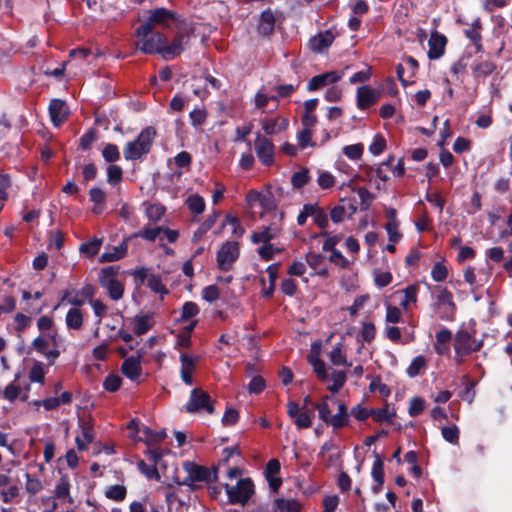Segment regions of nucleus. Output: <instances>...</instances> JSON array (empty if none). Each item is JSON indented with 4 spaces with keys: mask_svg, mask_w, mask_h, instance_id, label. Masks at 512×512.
<instances>
[{
    "mask_svg": "<svg viewBox=\"0 0 512 512\" xmlns=\"http://www.w3.org/2000/svg\"><path fill=\"white\" fill-rule=\"evenodd\" d=\"M137 48L144 54H160L166 43V37L160 32H154L149 24H141L135 30Z\"/></svg>",
    "mask_w": 512,
    "mask_h": 512,
    "instance_id": "f257e3e1",
    "label": "nucleus"
},
{
    "mask_svg": "<svg viewBox=\"0 0 512 512\" xmlns=\"http://www.w3.org/2000/svg\"><path fill=\"white\" fill-rule=\"evenodd\" d=\"M156 137L154 127L144 128L134 141L127 142L123 149V156L126 160H138L149 153L152 143Z\"/></svg>",
    "mask_w": 512,
    "mask_h": 512,
    "instance_id": "f03ea898",
    "label": "nucleus"
},
{
    "mask_svg": "<svg viewBox=\"0 0 512 512\" xmlns=\"http://www.w3.org/2000/svg\"><path fill=\"white\" fill-rule=\"evenodd\" d=\"M183 469L187 476L179 482L180 485L193 487L195 482H213L217 479L220 467H214L212 471L204 466L197 465L194 462L186 461L183 463Z\"/></svg>",
    "mask_w": 512,
    "mask_h": 512,
    "instance_id": "7ed1b4c3",
    "label": "nucleus"
},
{
    "mask_svg": "<svg viewBox=\"0 0 512 512\" xmlns=\"http://www.w3.org/2000/svg\"><path fill=\"white\" fill-rule=\"evenodd\" d=\"M118 268L108 266L101 269L99 273V283L102 288L106 289L109 297L113 301H118L123 297L124 286L117 279Z\"/></svg>",
    "mask_w": 512,
    "mask_h": 512,
    "instance_id": "20e7f679",
    "label": "nucleus"
},
{
    "mask_svg": "<svg viewBox=\"0 0 512 512\" xmlns=\"http://www.w3.org/2000/svg\"><path fill=\"white\" fill-rule=\"evenodd\" d=\"M184 408L188 413H214V403L211 400V397L207 392L200 388H195L191 391L190 397Z\"/></svg>",
    "mask_w": 512,
    "mask_h": 512,
    "instance_id": "39448f33",
    "label": "nucleus"
},
{
    "mask_svg": "<svg viewBox=\"0 0 512 512\" xmlns=\"http://www.w3.org/2000/svg\"><path fill=\"white\" fill-rule=\"evenodd\" d=\"M231 503H246L254 493V484L250 478L241 479L235 486L224 484Z\"/></svg>",
    "mask_w": 512,
    "mask_h": 512,
    "instance_id": "423d86ee",
    "label": "nucleus"
},
{
    "mask_svg": "<svg viewBox=\"0 0 512 512\" xmlns=\"http://www.w3.org/2000/svg\"><path fill=\"white\" fill-rule=\"evenodd\" d=\"M239 244L235 241L225 242L217 252V266L222 271H229L239 258Z\"/></svg>",
    "mask_w": 512,
    "mask_h": 512,
    "instance_id": "0eeeda50",
    "label": "nucleus"
},
{
    "mask_svg": "<svg viewBox=\"0 0 512 512\" xmlns=\"http://www.w3.org/2000/svg\"><path fill=\"white\" fill-rule=\"evenodd\" d=\"M453 346L454 350L470 355L483 347V340H477L474 335L466 329H459L455 334Z\"/></svg>",
    "mask_w": 512,
    "mask_h": 512,
    "instance_id": "6e6552de",
    "label": "nucleus"
},
{
    "mask_svg": "<svg viewBox=\"0 0 512 512\" xmlns=\"http://www.w3.org/2000/svg\"><path fill=\"white\" fill-rule=\"evenodd\" d=\"M51 345H56V338L54 335L43 333L35 338L31 344L32 349L44 355L49 364H54L55 360L60 356V351L57 349H48Z\"/></svg>",
    "mask_w": 512,
    "mask_h": 512,
    "instance_id": "1a4fd4ad",
    "label": "nucleus"
},
{
    "mask_svg": "<svg viewBox=\"0 0 512 512\" xmlns=\"http://www.w3.org/2000/svg\"><path fill=\"white\" fill-rule=\"evenodd\" d=\"M178 21V15L166 8H156L149 11L148 19L142 24H149L150 28L154 30L156 26L169 28L171 23Z\"/></svg>",
    "mask_w": 512,
    "mask_h": 512,
    "instance_id": "9d476101",
    "label": "nucleus"
},
{
    "mask_svg": "<svg viewBox=\"0 0 512 512\" xmlns=\"http://www.w3.org/2000/svg\"><path fill=\"white\" fill-rule=\"evenodd\" d=\"M254 148L259 161L265 166H271L274 163V144L271 140L260 133L256 134Z\"/></svg>",
    "mask_w": 512,
    "mask_h": 512,
    "instance_id": "9b49d317",
    "label": "nucleus"
},
{
    "mask_svg": "<svg viewBox=\"0 0 512 512\" xmlns=\"http://www.w3.org/2000/svg\"><path fill=\"white\" fill-rule=\"evenodd\" d=\"M189 36L184 33H179L171 44H164V48L161 51V56L164 60H172L180 55L185 45L188 43Z\"/></svg>",
    "mask_w": 512,
    "mask_h": 512,
    "instance_id": "f8f14e48",
    "label": "nucleus"
},
{
    "mask_svg": "<svg viewBox=\"0 0 512 512\" xmlns=\"http://www.w3.org/2000/svg\"><path fill=\"white\" fill-rule=\"evenodd\" d=\"M342 77L343 73L338 71H329L316 75L309 80L307 89L309 91H315L327 85L338 82Z\"/></svg>",
    "mask_w": 512,
    "mask_h": 512,
    "instance_id": "ddd939ff",
    "label": "nucleus"
},
{
    "mask_svg": "<svg viewBox=\"0 0 512 512\" xmlns=\"http://www.w3.org/2000/svg\"><path fill=\"white\" fill-rule=\"evenodd\" d=\"M334 38V34L330 30L320 32L309 39V49L314 53H324L331 46Z\"/></svg>",
    "mask_w": 512,
    "mask_h": 512,
    "instance_id": "4468645a",
    "label": "nucleus"
},
{
    "mask_svg": "<svg viewBox=\"0 0 512 512\" xmlns=\"http://www.w3.org/2000/svg\"><path fill=\"white\" fill-rule=\"evenodd\" d=\"M380 98V92L367 86H361L357 89V107L365 110L374 105Z\"/></svg>",
    "mask_w": 512,
    "mask_h": 512,
    "instance_id": "2eb2a0df",
    "label": "nucleus"
},
{
    "mask_svg": "<svg viewBox=\"0 0 512 512\" xmlns=\"http://www.w3.org/2000/svg\"><path fill=\"white\" fill-rule=\"evenodd\" d=\"M49 114L54 126L59 127L69 115L66 103L60 99H53L49 104Z\"/></svg>",
    "mask_w": 512,
    "mask_h": 512,
    "instance_id": "dca6fc26",
    "label": "nucleus"
},
{
    "mask_svg": "<svg viewBox=\"0 0 512 512\" xmlns=\"http://www.w3.org/2000/svg\"><path fill=\"white\" fill-rule=\"evenodd\" d=\"M447 44V39L444 35L434 31L431 33L430 39L428 41V57L429 59H439L445 53V46Z\"/></svg>",
    "mask_w": 512,
    "mask_h": 512,
    "instance_id": "f3484780",
    "label": "nucleus"
},
{
    "mask_svg": "<svg viewBox=\"0 0 512 512\" xmlns=\"http://www.w3.org/2000/svg\"><path fill=\"white\" fill-rule=\"evenodd\" d=\"M261 127L266 135H274L287 129L288 119L286 118H263Z\"/></svg>",
    "mask_w": 512,
    "mask_h": 512,
    "instance_id": "a211bd4d",
    "label": "nucleus"
},
{
    "mask_svg": "<svg viewBox=\"0 0 512 512\" xmlns=\"http://www.w3.org/2000/svg\"><path fill=\"white\" fill-rule=\"evenodd\" d=\"M280 229L275 226H264L259 231L254 232L251 236V241L255 244L269 243L279 235Z\"/></svg>",
    "mask_w": 512,
    "mask_h": 512,
    "instance_id": "6ab92c4d",
    "label": "nucleus"
},
{
    "mask_svg": "<svg viewBox=\"0 0 512 512\" xmlns=\"http://www.w3.org/2000/svg\"><path fill=\"white\" fill-rule=\"evenodd\" d=\"M55 498L68 503L67 510H73V498L70 496V483L67 477H61L55 487Z\"/></svg>",
    "mask_w": 512,
    "mask_h": 512,
    "instance_id": "aec40b11",
    "label": "nucleus"
},
{
    "mask_svg": "<svg viewBox=\"0 0 512 512\" xmlns=\"http://www.w3.org/2000/svg\"><path fill=\"white\" fill-rule=\"evenodd\" d=\"M121 371L127 378L136 380L141 373L139 358L131 356L125 359L122 363Z\"/></svg>",
    "mask_w": 512,
    "mask_h": 512,
    "instance_id": "412c9836",
    "label": "nucleus"
},
{
    "mask_svg": "<svg viewBox=\"0 0 512 512\" xmlns=\"http://www.w3.org/2000/svg\"><path fill=\"white\" fill-rule=\"evenodd\" d=\"M134 331L138 335L145 334L154 325L153 314H145L141 316H135L134 320Z\"/></svg>",
    "mask_w": 512,
    "mask_h": 512,
    "instance_id": "4be33fe9",
    "label": "nucleus"
},
{
    "mask_svg": "<svg viewBox=\"0 0 512 512\" xmlns=\"http://www.w3.org/2000/svg\"><path fill=\"white\" fill-rule=\"evenodd\" d=\"M65 323L67 328L80 330L83 326V314L79 308H71L68 310Z\"/></svg>",
    "mask_w": 512,
    "mask_h": 512,
    "instance_id": "5701e85b",
    "label": "nucleus"
},
{
    "mask_svg": "<svg viewBox=\"0 0 512 512\" xmlns=\"http://www.w3.org/2000/svg\"><path fill=\"white\" fill-rule=\"evenodd\" d=\"M275 16L271 10H265L261 13L259 32L262 35H270L274 30Z\"/></svg>",
    "mask_w": 512,
    "mask_h": 512,
    "instance_id": "b1692460",
    "label": "nucleus"
},
{
    "mask_svg": "<svg viewBox=\"0 0 512 512\" xmlns=\"http://www.w3.org/2000/svg\"><path fill=\"white\" fill-rule=\"evenodd\" d=\"M127 252V245L121 244L117 247H112L109 251L104 252L101 257V262H114L125 256Z\"/></svg>",
    "mask_w": 512,
    "mask_h": 512,
    "instance_id": "393cba45",
    "label": "nucleus"
},
{
    "mask_svg": "<svg viewBox=\"0 0 512 512\" xmlns=\"http://www.w3.org/2000/svg\"><path fill=\"white\" fill-rule=\"evenodd\" d=\"M417 292L418 286L409 285L405 289L402 290L403 299L400 302V305L405 309H409L411 304H415L417 301Z\"/></svg>",
    "mask_w": 512,
    "mask_h": 512,
    "instance_id": "a878e982",
    "label": "nucleus"
},
{
    "mask_svg": "<svg viewBox=\"0 0 512 512\" xmlns=\"http://www.w3.org/2000/svg\"><path fill=\"white\" fill-rule=\"evenodd\" d=\"M279 512H299L300 505L294 499L278 498L274 502Z\"/></svg>",
    "mask_w": 512,
    "mask_h": 512,
    "instance_id": "bb28decb",
    "label": "nucleus"
},
{
    "mask_svg": "<svg viewBox=\"0 0 512 512\" xmlns=\"http://www.w3.org/2000/svg\"><path fill=\"white\" fill-rule=\"evenodd\" d=\"M309 363L313 367L314 372L317 374V377L321 381H326L328 379V373L326 370V365L323 360H321L318 356H309Z\"/></svg>",
    "mask_w": 512,
    "mask_h": 512,
    "instance_id": "cd10ccee",
    "label": "nucleus"
},
{
    "mask_svg": "<svg viewBox=\"0 0 512 512\" xmlns=\"http://www.w3.org/2000/svg\"><path fill=\"white\" fill-rule=\"evenodd\" d=\"M127 489L123 485H111L108 486L105 490V496L108 499L114 500V501H123L126 497Z\"/></svg>",
    "mask_w": 512,
    "mask_h": 512,
    "instance_id": "c85d7f7f",
    "label": "nucleus"
},
{
    "mask_svg": "<svg viewBox=\"0 0 512 512\" xmlns=\"http://www.w3.org/2000/svg\"><path fill=\"white\" fill-rule=\"evenodd\" d=\"M68 303L73 306L74 308H78L84 304V299L81 297V294H79V290L77 291H69L65 290L62 294L60 304Z\"/></svg>",
    "mask_w": 512,
    "mask_h": 512,
    "instance_id": "c756f323",
    "label": "nucleus"
},
{
    "mask_svg": "<svg viewBox=\"0 0 512 512\" xmlns=\"http://www.w3.org/2000/svg\"><path fill=\"white\" fill-rule=\"evenodd\" d=\"M310 180L309 170L306 168L301 169L300 171L294 172L291 176V184L293 188L300 189L305 186Z\"/></svg>",
    "mask_w": 512,
    "mask_h": 512,
    "instance_id": "7c9ffc66",
    "label": "nucleus"
},
{
    "mask_svg": "<svg viewBox=\"0 0 512 512\" xmlns=\"http://www.w3.org/2000/svg\"><path fill=\"white\" fill-rule=\"evenodd\" d=\"M336 183V178L329 171L318 170L317 184L323 190L332 188Z\"/></svg>",
    "mask_w": 512,
    "mask_h": 512,
    "instance_id": "2f4dec72",
    "label": "nucleus"
},
{
    "mask_svg": "<svg viewBox=\"0 0 512 512\" xmlns=\"http://www.w3.org/2000/svg\"><path fill=\"white\" fill-rule=\"evenodd\" d=\"M187 207L195 214H201L205 210V201L198 194L191 195L186 200Z\"/></svg>",
    "mask_w": 512,
    "mask_h": 512,
    "instance_id": "473e14b6",
    "label": "nucleus"
},
{
    "mask_svg": "<svg viewBox=\"0 0 512 512\" xmlns=\"http://www.w3.org/2000/svg\"><path fill=\"white\" fill-rule=\"evenodd\" d=\"M218 217L217 213L210 215L197 229L193 235V241L201 239L215 224Z\"/></svg>",
    "mask_w": 512,
    "mask_h": 512,
    "instance_id": "72a5a7b5",
    "label": "nucleus"
},
{
    "mask_svg": "<svg viewBox=\"0 0 512 512\" xmlns=\"http://www.w3.org/2000/svg\"><path fill=\"white\" fill-rule=\"evenodd\" d=\"M329 358H330V361L332 362V364H334V365H348V366L351 365V364L347 363V358H346V355L344 354V352L342 351L341 343H338L334 346V348L332 349V351L329 354Z\"/></svg>",
    "mask_w": 512,
    "mask_h": 512,
    "instance_id": "f704fd0d",
    "label": "nucleus"
},
{
    "mask_svg": "<svg viewBox=\"0 0 512 512\" xmlns=\"http://www.w3.org/2000/svg\"><path fill=\"white\" fill-rule=\"evenodd\" d=\"M333 384L328 386L332 393H337L346 382V373L344 371L334 370L331 375Z\"/></svg>",
    "mask_w": 512,
    "mask_h": 512,
    "instance_id": "c9c22d12",
    "label": "nucleus"
},
{
    "mask_svg": "<svg viewBox=\"0 0 512 512\" xmlns=\"http://www.w3.org/2000/svg\"><path fill=\"white\" fill-rule=\"evenodd\" d=\"M441 434L447 442L458 444L460 431L456 425L442 427Z\"/></svg>",
    "mask_w": 512,
    "mask_h": 512,
    "instance_id": "e433bc0d",
    "label": "nucleus"
},
{
    "mask_svg": "<svg viewBox=\"0 0 512 512\" xmlns=\"http://www.w3.org/2000/svg\"><path fill=\"white\" fill-rule=\"evenodd\" d=\"M45 374L46 373H45V368H44L43 363L36 362V363H34V365L32 366V368L29 372V380L31 382H37V383L43 384L44 379H45Z\"/></svg>",
    "mask_w": 512,
    "mask_h": 512,
    "instance_id": "4c0bfd02",
    "label": "nucleus"
},
{
    "mask_svg": "<svg viewBox=\"0 0 512 512\" xmlns=\"http://www.w3.org/2000/svg\"><path fill=\"white\" fill-rule=\"evenodd\" d=\"M495 70V65L490 61H481L473 67V72L477 77H486Z\"/></svg>",
    "mask_w": 512,
    "mask_h": 512,
    "instance_id": "58836bf2",
    "label": "nucleus"
},
{
    "mask_svg": "<svg viewBox=\"0 0 512 512\" xmlns=\"http://www.w3.org/2000/svg\"><path fill=\"white\" fill-rule=\"evenodd\" d=\"M425 366L426 360L424 356H416L415 358H413L409 367L407 368V374L410 377H416Z\"/></svg>",
    "mask_w": 512,
    "mask_h": 512,
    "instance_id": "ea45409f",
    "label": "nucleus"
},
{
    "mask_svg": "<svg viewBox=\"0 0 512 512\" xmlns=\"http://www.w3.org/2000/svg\"><path fill=\"white\" fill-rule=\"evenodd\" d=\"M163 231L164 228L162 227L147 228L136 233L135 237H140L147 241L153 242L162 235Z\"/></svg>",
    "mask_w": 512,
    "mask_h": 512,
    "instance_id": "a19ab883",
    "label": "nucleus"
},
{
    "mask_svg": "<svg viewBox=\"0 0 512 512\" xmlns=\"http://www.w3.org/2000/svg\"><path fill=\"white\" fill-rule=\"evenodd\" d=\"M371 475L377 484L382 485L384 483V465L379 456H377L373 463Z\"/></svg>",
    "mask_w": 512,
    "mask_h": 512,
    "instance_id": "79ce46f5",
    "label": "nucleus"
},
{
    "mask_svg": "<svg viewBox=\"0 0 512 512\" xmlns=\"http://www.w3.org/2000/svg\"><path fill=\"white\" fill-rule=\"evenodd\" d=\"M101 244H102L101 239L94 238L87 243H83L80 246V251L89 256H95L99 252Z\"/></svg>",
    "mask_w": 512,
    "mask_h": 512,
    "instance_id": "37998d69",
    "label": "nucleus"
},
{
    "mask_svg": "<svg viewBox=\"0 0 512 512\" xmlns=\"http://www.w3.org/2000/svg\"><path fill=\"white\" fill-rule=\"evenodd\" d=\"M311 138V129L303 128L297 135L298 147L301 149H305L308 146H314L315 143L312 142Z\"/></svg>",
    "mask_w": 512,
    "mask_h": 512,
    "instance_id": "c03bdc74",
    "label": "nucleus"
},
{
    "mask_svg": "<svg viewBox=\"0 0 512 512\" xmlns=\"http://www.w3.org/2000/svg\"><path fill=\"white\" fill-rule=\"evenodd\" d=\"M103 158L109 162H116L120 158L118 147L115 144H107L102 150Z\"/></svg>",
    "mask_w": 512,
    "mask_h": 512,
    "instance_id": "a18cd8bd",
    "label": "nucleus"
},
{
    "mask_svg": "<svg viewBox=\"0 0 512 512\" xmlns=\"http://www.w3.org/2000/svg\"><path fill=\"white\" fill-rule=\"evenodd\" d=\"M328 401L334 402L335 400L330 398L329 396H325L322 402L315 406V408L318 410L320 419L323 420L325 423L327 422L329 416L332 415L328 405Z\"/></svg>",
    "mask_w": 512,
    "mask_h": 512,
    "instance_id": "49530a36",
    "label": "nucleus"
},
{
    "mask_svg": "<svg viewBox=\"0 0 512 512\" xmlns=\"http://www.w3.org/2000/svg\"><path fill=\"white\" fill-rule=\"evenodd\" d=\"M147 286L155 293L167 294L165 286L162 284L161 279L156 275H149L147 277Z\"/></svg>",
    "mask_w": 512,
    "mask_h": 512,
    "instance_id": "de8ad7c7",
    "label": "nucleus"
},
{
    "mask_svg": "<svg viewBox=\"0 0 512 512\" xmlns=\"http://www.w3.org/2000/svg\"><path fill=\"white\" fill-rule=\"evenodd\" d=\"M448 276V270L446 266L442 262H437L432 270H431V277L436 282H442L444 281Z\"/></svg>",
    "mask_w": 512,
    "mask_h": 512,
    "instance_id": "09e8293b",
    "label": "nucleus"
},
{
    "mask_svg": "<svg viewBox=\"0 0 512 512\" xmlns=\"http://www.w3.org/2000/svg\"><path fill=\"white\" fill-rule=\"evenodd\" d=\"M392 281V275L389 271H374V282L379 288L388 286Z\"/></svg>",
    "mask_w": 512,
    "mask_h": 512,
    "instance_id": "8fccbe9b",
    "label": "nucleus"
},
{
    "mask_svg": "<svg viewBox=\"0 0 512 512\" xmlns=\"http://www.w3.org/2000/svg\"><path fill=\"white\" fill-rule=\"evenodd\" d=\"M226 225H228L232 228V233L236 237H240L243 235L244 228L242 227L238 218H236L234 216H230V215L226 216V218L223 222V226H226Z\"/></svg>",
    "mask_w": 512,
    "mask_h": 512,
    "instance_id": "3c124183",
    "label": "nucleus"
},
{
    "mask_svg": "<svg viewBox=\"0 0 512 512\" xmlns=\"http://www.w3.org/2000/svg\"><path fill=\"white\" fill-rule=\"evenodd\" d=\"M437 302L439 305L447 306L449 308H454L455 304L453 302V295L446 288H440L437 294Z\"/></svg>",
    "mask_w": 512,
    "mask_h": 512,
    "instance_id": "603ef678",
    "label": "nucleus"
},
{
    "mask_svg": "<svg viewBox=\"0 0 512 512\" xmlns=\"http://www.w3.org/2000/svg\"><path fill=\"white\" fill-rule=\"evenodd\" d=\"M122 379L117 374H109L104 382L103 387L109 392H115L119 389Z\"/></svg>",
    "mask_w": 512,
    "mask_h": 512,
    "instance_id": "864d4df0",
    "label": "nucleus"
},
{
    "mask_svg": "<svg viewBox=\"0 0 512 512\" xmlns=\"http://www.w3.org/2000/svg\"><path fill=\"white\" fill-rule=\"evenodd\" d=\"M122 169L117 165H110L107 168V181L111 185L118 184L122 179Z\"/></svg>",
    "mask_w": 512,
    "mask_h": 512,
    "instance_id": "5fc2aeb1",
    "label": "nucleus"
},
{
    "mask_svg": "<svg viewBox=\"0 0 512 512\" xmlns=\"http://www.w3.org/2000/svg\"><path fill=\"white\" fill-rule=\"evenodd\" d=\"M425 409V401L420 397H413L410 400L409 405V415L412 417H416L421 414Z\"/></svg>",
    "mask_w": 512,
    "mask_h": 512,
    "instance_id": "6e6d98bb",
    "label": "nucleus"
},
{
    "mask_svg": "<svg viewBox=\"0 0 512 512\" xmlns=\"http://www.w3.org/2000/svg\"><path fill=\"white\" fill-rule=\"evenodd\" d=\"M191 124L197 128L201 126L207 118V112L205 109H194L189 114Z\"/></svg>",
    "mask_w": 512,
    "mask_h": 512,
    "instance_id": "4d7b16f0",
    "label": "nucleus"
},
{
    "mask_svg": "<svg viewBox=\"0 0 512 512\" xmlns=\"http://www.w3.org/2000/svg\"><path fill=\"white\" fill-rule=\"evenodd\" d=\"M386 148L385 139L377 134L374 136L372 143L369 145V151L373 155L381 154Z\"/></svg>",
    "mask_w": 512,
    "mask_h": 512,
    "instance_id": "13d9d810",
    "label": "nucleus"
},
{
    "mask_svg": "<svg viewBox=\"0 0 512 512\" xmlns=\"http://www.w3.org/2000/svg\"><path fill=\"white\" fill-rule=\"evenodd\" d=\"M20 392V386L16 385L15 383H10L5 387L1 395L9 402H13L20 395Z\"/></svg>",
    "mask_w": 512,
    "mask_h": 512,
    "instance_id": "bf43d9fd",
    "label": "nucleus"
},
{
    "mask_svg": "<svg viewBox=\"0 0 512 512\" xmlns=\"http://www.w3.org/2000/svg\"><path fill=\"white\" fill-rule=\"evenodd\" d=\"M376 335L375 325L372 322H363L362 323V331L361 338L364 342H371Z\"/></svg>",
    "mask_w": 512,
    "mask_h": 512,
    "instance_id": "052dcab7",
    "label": "nucleus"
},
{
    "mask_svg": "<svg viewBox=\"0 0 512 512\" xmlns=\"http://www.w3.org/2000/svg\"><path fill=\"white\" fill-rule=\"evenodd\" d=\"M25 476L27 479L26 490L28 493L34 495L42 490V483L38 478L32 477L29 473H26Z\"/></svg>",
    "mask_w": 512,
    "mask_h": 512,
    "instance_id": "680f3d73",
    "label": "nucleus"
},
{
    "mask_svg": "<svg viewBox=\"0 0 512 512\" xmlns=\"http://www.w3.org/2000/svg\"><path fill=\"white\" fill-rule=\"evenodd\" d=\"M276 101V96H268L267 94L262 93L261 91H258L254 97V104L255 107L262 112H264V108L267 106L269 101Z\"/></svg>",
    "mask_w": 512,
    "mask_h": 512,
    "instance_id": "e2e57ef3",
    "label": "nucleus"
},
{
    "mask_svg": "<svg viewBox=\"0 0 512 512\" xmlns=\"http://www.w3.org/2000/svg\"><path fill=\"white\" fill-rule=\"evenodd\" d=\"M199 312L198 306L194 302H186L182 307L181 319L189 320L195 317Z\"/></svg>",
    "mask_w": 512,
    "mask_h": 512,
    "instance_id": "0e129e2a",
    "label": "nucleus"
},
{
    "mask_svg": "<svg viewBox=\"0 0 512 512\" xmlns=\"http://www.w3.org/2000/svg\"><path fill=\"white\" fill-rule=\"evenodd\" d=\"M198 358L181 353V372H193Z\"/></svg>",
    "mask_w": 512,
    "mask_h": 512,
    "instance_id": "69168bd1",
    "label": "nucleus"
},
{
    "mask_svg": "<svg viewBox=\"0 0 512 512\" xmlns=\"http://www.w3.org/2000/svg\"><path fill=\"white\" fill-rule=\"evenodd\" d=\"M343 153L349 159H358L361 157L363 153V145L362 144H352L343 147Z\"/></svg>",
    "mask_w": 512,
    "mask_h": 512,
    "instance_id": "338daca9",
    "label": "nucleus"
},
{
    "mask_svg": "<svg viewBox=\"0 0 512 512\" xmlns=\"http://www.w3.org/2000/svg\"><path fill=\"white\" fill-rule=\"evenodd\" d=\"M280 249L275 248L270 243H264L261 247L258 249V254L261 258L264 260H271L276 253H279Z\"/></svg>",
    "mask_w": 512,
    "mask_h": 512,
    "instance_id": "774afa93",
    "label": "nucleus"
}]
</instances>
